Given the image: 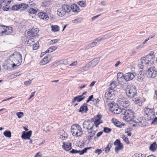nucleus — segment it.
<instances>
[{
  "mask_svg": "<svg viewBox=\"0 0 157 157\" xmlns=\"http://www.w3.org/2000/svg\"><path fill=\"white\" fill-rule=\"evenodd\" d=\"M92 148V147H86L83 150L81 151L77 150L74 149H72V150L70 151V152L72 154H75L78 153L80 155H82L84 153L86 152L87 150L90 149H91Z\"/></svg>",
  "mask_w": 157,
  "mask_h": 157,
  "instance_id": "f8f14e48",
  "label": "nucleus"
},
{
  "mask_svg": "<svg viewBox=\"0 0 157 157\" xmlns=\"http://www.w3.org/2000/svg\"><path fill=\"white\" fill-rule=\"evenodd\" d=\"M125 80V78L124 77V75H123L119 79H118L117 80V81H118L119 83H121L124 82V80Z\"/></svg>",
  "mask_w": 157,
  "mask_h": 157,
  "instance_id": "09e8293b",
  "label": "nucleus"
},
{
  "mask_svg": "<svg viewBox=\"0 0 157 157\" xmlns=\"http://www.w3.org/2000/svg\"><path fill=\"white\" fill-rule=\"evenodd\" d=\"M114 145L116 146L115 148V151L117 153L118 151L121 150L123 148V145L122 144L119 139H117L114 143Z\"/></svg>",
  "mask_w": 157,
  "mask_h": 157,
  "instance_id": "9b49d317",
  "label": "nucleus"
},
{
  "mask_svg": "<svg viewBox=\"0 0 157 157\" xmlns=\"http://www.w3.org/2000/svg\"><path fill=\"white\" fill-rule=\"evenodd\" d=\"M151 124H157V117H155L154 118V119L152 120Z\"/></svg>",
  "mask_w": 157,
  "mask_h": 157,
  "instance_id": "bf43d9fd",
  "label": "nucleus"
},
{
  "mask_svg": "<svg viewBox=\"0 0 157 157\" xmlns=\"http://www.w3.org/2000/svg\"><path fill=\"white\" fill-rule=\"evenodd\" d=\"M93 128L91 129V130L90 129L87 130L88 134L90 135V137H92L95 135V132L93 131Z\"/></svg>",
  "mask_w": 157,
  "mask_h": 157,
  "instance_id": "473e14b6",
  "label": "nucleus"
},
{
  "mask_svg": "<svg viewBox=\"0 0 157 157\" xmlns=\"http://www.w3.org/2000/svg\"><path fill=\"white\" fill-rule=\"evenodd\" d=\"M94 118H92L91 120L89 119L85 120L82 124L83 128L86 130L90 129L91 130L94 127L93 121H94Z\"/></svg>",
  "mask_w": 157,
  "mask_h": 157,
  "instance_id": "6e6552de",
  "label": "nucleus"
},
{
  "mask_svg": "<svg viewBox=\"0 0 157 157\" xmlns=\"http://www.w3.org/2000/svg\"><path fill=\"white\" fill-rule=\"evenodd\" d=\"M67 137V136H63V135H60V138L63 140H65Z\"/></svg>",
  "mask_w": 157,
  "mask_h": 157,
  "instance_id": "774afa93",
  "label": "nucleus"
},
{
  "mask_svg": "<svg viewBox=\"0 0 157 157\" xmlns=\"http://www.w3.org/2000/svg\"><path fill=\"white\" fill-rule=\"evenodd\" d=\"M104 40V38L102 37H98L96 39L94 40L95 42L97 43V44L100 42L102 40Z\"/></svg>",
  "mask_w": 157,
  "mask_h": 157,
  "instance_id": "a18cd8bd",
  "label": "nucleus"
},
{
  "mask_svg": "<svg viewBox=\"0 0 157 157\" xmlns=\"http://www.w3.org/2000/svg\"><path fill=\"white\" fill-rule=\"evenodd\" d=\"M28 11L29 13L31 14H35L37 12V11L36 10L32 8L28 9Z\"/></svg>",
  "mask_w": 157,
  "mask_h": 157,
  "instance_id": "79ce46f5",
  "label": "nucleus"
},
{
  "mask_svg": "<svg viewBox=\"0 0 157 157\" xmlns=\"http://www.w3.org/2000/svg\"><path fill=\"white\" fill-rule=\"evenodd\" d=\"M117 103L119 106L122 108L127 107L130 104L128 100L126 98H123L118 99Z\"/></svg>",
  "mask_w": 157,
  "mask_h": 157,
  "instance_id": "423d86ee",
  "label": "nucleus"
},
{
  "mask_svg": "<svg viewBox=\"0 0 157 157\" xmlns=\"http://www.w3.org/2000/svg\"><path fill=\"white\" fill-rule=\"evenodd\" d=\"M145 73L142 71H139L137 75V80L139 82H142L143 81L145 77Z\"/></svg>",
  "mask_w": 157,
  "mask_h": 157,
  "instance_id": "a211bd4d",
  "label": "nucleus"
},
{
  "mask_svg": "<svg viewBox=\"0 0 157 157\" xmlns=\"http://www.w3.org/2000/svg\"><path fill=\"white\" fill-rule=\"evenodd\" d=\"M38 15L39 17L44 20H46L48 18V16L47 14L43 12H41L38 13Z\"/></svg>",
  "mask_w": 157,
  "mask_h": 157,
  "instance_id": "4be33fe9",
  "label": "nucleus"
},
{
  "mask_svg": "<svg viewBox=\"0 0 157 157\" xmlns=\"http://www.w3.org/2000/svg\"><path fill=\"white\" fill-rule=\"evenodd\" d=\"M12 27L0 26V33H2V35L4 33L6 35H9L12 33Z\"/></svg>",
  "mask_w": 157,
  "mask_h": 157,
  "instance_id": "9d476101",
  "label": "nucleus"
},
{
  "mask_svg": "<svg viewBox=\"0 0 157 157\" xmlns=\"http://www.w3.org/2000/svg\"><path fill=\"white\" fill-rule=\"evenodd\" d=\"M71 132L72 135L75 136H81L83 134V131L80 126L77 124H74L71 127Z\"/></svg>",
  "mask_w": 157,
  "mask_h": 157,
  "instance_id": "f03ea898",
  "label": "nucleus"
},
{
  "mask_svg": "<svg viewBox=\"0 0 157 157\" xmlns=\"http://www.w3.org/2000/svg\"><path fill=\"white\" fill-rule=\"evenodd\" d=\"M4 135L9 138H10L11 137V133L10 131L9 130H6L3 133Z\"/></svg>",
  "mask_w": 157,
  "mask_h": 157,
  "instance_id": "72a5a7b5",
  "label": "nucleus"
},
{
  "mask_svg": "<svg viewBox=\"0 0 157 157\" xmlns=\"http://www.w3.org/2000/svg\"><path fill=\"white\" fill-rule=\"evenodd\" d=\"M155 117V115L153 113H152V114H150L149 116L146 117V118L148 120H152Z\"/></svg>",
  "mask_w": 157,
  "mask_h": 157,
  "instance_id": "c9c22d12",
  "label": "nucleus"
},
{
  "mask_svg": "<svg viewBox=\"0 0 157 157\" xmlns=\"http://www.w3.org/2000/svg\"><path fill=\"white\" fill-rule=\"evenodd\" d=\"M11 0H0V9L2 6V4H10L11 2Z\"/></svg>",
  "mask_w": 157,
  "mask_h": 157,
  "instance_id": "2f4dec72",
  "label": "nucleus"
},
{
  "mask_svg": "<svg viewBox=\"0 0 157 157\" xmlns=\"http://www.w3.org/2000/svg\"><path fill=\"white\" fill-rule=\"evenodd\" d=\"M102 152V150L98 149L96 150L95 151V153H98V155H100Z\"/></svg>",
  "mask_w": 157,
  "mask_h": 157,
  "instance_id": "680f3d73",
  "label": "nucleus"
},
{
  "mask_svg": "<svg viewBox=\"0 0 157 157\" xmlns=\"http://www.w3.org/2000/svg\"><path fill=\"white\" fill-rule=\"evenodd\" d=\"M141 61L142 64H144L146 65L147 64H151V62H147V61L146 60H144V57L141 59Z\"/></svg>",
  "mask_w": 157,
  "mask_h": 157,
  "instance_id": "ea45409f",
  "label": "nucleus"
},
{
  "mask_svg": "<svg viewBox=\"0 0 157 157\" xmlns=\"http://www.w3.org/2000/svg\"><path fill=\"white\" fill-rule=\"evenodd\" d=\"M85 98V97L82 95H78L75 97L72 100V103H75L76 101L78 102H80L83 100Z\"/></svg>",
  "mask_w": 157,
  "mask_h": 157,
  "instance_id": "6ab92c4d",
  "label": "nucleus"
},
{
  "mask_svg": "<svg viewBox=\"0 0 157 157\" xmlns=\"http://www.w3.org/2000/svg\"><path fill=\"white\" fill-rule=\"evenodd\" d=\"M39 32L38 28H33L27 32V35L31 37H34L37 35Z\"/></svg>",
  "mask_w": 157,
  "mask_h": 157,
  "instance_id": "ddd939ff",
  "label": "nucleus"
},
{
  "mask_svg": "<svg viewBox=\"0 0 157 157\" xmlns=\"http://www.w3.org/2000/svg\"><path fill=\"white\" fill-rule=\"evenodd\" d=\"M109 91L106 92L105 94V97L106 100L105 102L107 103L109 102V100L112 96L117 95L118 94L117 91H116L114 89H109Z\"/></svg>",
  "mask_w": 157,
  "mask_h": 157,
  "instance_id": "1a4fd4ad",
  "label": "nucleus"
},
{
  "mask_svg": "<svg viewBox=\"0 0 157 157\" xmlns=\"http://www.w3.org/2000/svg\"><path fill=\"white\" fill-rule=\"evenodd\" d=\"M113 119H112V121L115 125L119 128H122V126L123 125V124H121L120 122L116 119H113Z\"/></svg>",
  "mask_w": 157,
  "mask_h": 157,
  "instance_id": "c85d7f7f",
  "label": "nucleus"
},
{
  "mask_svg": "<svg viewBox=\"0 0 157 157\" xmlns=\"http://www.w3.org/2000/svg\"><path fill=\"white\" fill-rule=\"evenodd\" d=\"M126 93L128 98H133L137 94V90L135 86L133 85H128L126 88Z\"/></svg>",
  "mask_w": 157,
  "mask_h": 157,
  "instance_id": "7ed1b4c3",
  "label": "nucleus"
},
{
  "mask_svg": "<svg viewBox=\"0 0 157 157\" xmlns=\"http://www.w3.org/2000/svg\"><path fill=\"white\" fill-rule=\"evenodd\" d=\"M113 146V142L110 141H109L107 146L105 148V152L106 153H108L110 151V148Z\"/></svg>",
  "mask_w": 157,
  "mask_h": 157,
  "instance_id": "393cba45",
  "label": "nucleus"
},
{
  "mask_svg": "<svg viewBox=\"0 0 157 157\" xmlns=\"http://www.w3.org/2000/svg\"><path fill=\"white\" fill-rule=\"evenodd\" d=\"M52 29L54 32H57L59 30V27L57 25H52Z\"/></svg>",
  "mask_w": 157,
  "mask_h": 157,
  "instance_id": "e433bc0d",
  "label": "nucleus"
},
{
  "mask_svg": "<svg viewBox=\"0 0 157 157\" xmlns=\"http://www.w3.org/2000/svg\"><path fill=\"white\" fill-rule=\"evenodd\" d=\"M32 134V131L31 130L27 132L25 131L23 132L21 135V138L25 140L30 139V137Z\"/></svg>",
  "mask_w": 157,
  "mask_h": 157,
  "instance_id": "2eb2a0df",
  "label": "nucleus"
},
{
  "mask_svg": "<svg viewBox=\"0 0 157 157\" xmlns=\"http://www.w3.org/2000/svg\"><path fill=\"white\" fill-rule=\"evenodd\" d=\"M157 148V144L155 142L151 144L149 147V150L152 151H155Z\"/></svg>",
  "mask_w": 157,
  "mask_h": 157,
  "instance_id": "bb28decb",
  "label": "nucleus"
},
{
  "mask_svg": "<svg viewBox=\"0 0 157 157\" xmlns=\"http://www.w3.org/2000/svg\"><path fill=\"white\" fill-rule=\"evenodd\" d=\"M18 5H16L13 6L12 7V10H16L19 9V7H18Z\"/></svg>",
  "mask_w": 157,
  "mask_h": 157,
  "instance_id": "8fccbe9b",
  "label": "nucleus"
},
{
  "mask_svg": "<svg viewBox=\"0 0 157 157\" xmlns=\"http://www.w3.org/2000/svg\"><path fill=\"white\" fill-rule=\"evenodd\" d=\"M154 52L153 51H151L150 52L147 56H149L150 57H153V59L154 58V56L153 55Z\"/></svg>",
  "mask_w": 157,
  "mask_h": 157,
  "instance_id": "e2e57ef3",
  "label": "nucleus"
},
{
  "mask_svg": "<svg viewBox=\"0 0 157 157\" xmlns=\"http://www.w3.org/2000/svg\"><path fill=\"white\" fill-rule=\"evenodd\" d=\"M102 116L100 114L97 115L95 117L93 118L94 120H97V121H99L101 118Z\"/></svg>",
  "mask_w": 157,
  "mask_h": 157,
  "instance_id": "603ef678",
  "label": "nucleus"
},
{
  "mask_svg": "<svg viewBox=\"0 0 157 157\" xmlns=\"http://www.w3.org/2000/svg\"><path fill=\"white\" fill-rule=\"evenodd\" d=\"M97 45V43L94 41L90 44H88L86 47L87 48H90L95 46Z\"/></svg>",
  "mask_w": 157,
  "mask_h": 157,
  "instance_id": "f704fd0d",
  "label": "nucleus"
},
{
  "mask_svg": "<svg viewBox=\"0 0 157 157\" xmlns=\"http://www.w3.org/2000/svg\"><path fill=\"white\" fill-rule=\"evenodd\" d=\"M48 5V2H42L41 3V6L43 7L47 6Z\"/></svg>",
  "mask_w": 157,
  "mask_h": 157,
  "instance_id": "69168bd1",
  "label": "nucleus"
},
{
  "mask_svg": "<svg viewBox=\"0 0 157 157\" xmlns=\"http://www.w3.org/2000/svg\"><path fill=\"white\" fill-rule=\"evenodd\" d=\"M16 114L19 118H21L24 116L23 113L21 112H17Z\"/></svg>",
  "mask_w": 157,
  "mask_h": 157,
  "instance_id": "de8ad7c7",
  "label": "nucleus"
},
{
  "mask_svg": "<svg viewBox=\"0 0 157 157\" xmlns=\"http://www.w3.org/2000/svg\"><path fill=\"white\" fill-rule=\"evenodd\" d=\"M10 4H4L3 5H4L2 9L4 11H7L10 8V6L9 5Z\"/></svg>",
  "mask_w": 157,
  "mask_h": 157,
  "instance_id": "58836bf2",
  "label": "nucleus"
},
{
  "mask_svg": "<svg viewBox=\"0 0 157 157\" xmlns=\"http://www.w3.org/2000/svg\"><path fill=\"white\" fill-rule=\"evenodd\" d=\"M88 110L86 103H84L81 106L78 111L81 113H86Z\"/></svg>",
  "mask_w": 157,
  "mask_h": 157,
  "instance_id": "412c9836",
  "label": "nucleus"
},
{
  "mask_svg": "<svg viewBox=\"0 0 157 157\" xmlns=\"http://www.w3.org/2000/svg\"><path fill=\"white\" fill-rule=\"evenodd\" d=\"M93 122H93L94 126L95 125L96 127H98V125L101 123L99 121H97V120H94V121H93Z\"/></svg>",
  "mask_w": 157,
  "mask_h": 157,
  "instance_id": "c03bdc74",
  "label": "nucleus"
},
{
  "mask_svg": "<svg viewBox=\"0 0 157 157\" xmlns=\"http://www.w3.org/2000/svg\"><path fill=\"white\" fill-rule=\"evenodd\" d=\"M49 62L48 56H45L40 62V64L41 65H44Z\"/></svg>",
  "mask_w": 157,
  "mask_h": 157,
  "instance_id": "cd10ccee",
  "label": "nucleus"
},
{
  "mask_svg": "<svg viewBox=\"0 0 157 157\" xmlns=\"http://www.w3.org/2000/svg\"><path fill=\"white\" fill-rule=\"evenodd\" d=\"M132 100L136 104H139V105L140 104V100L138 98H134Z\"/></svg>",
  "mask_w": 157,
  "mask_h": 157,
  "instance_id": "864d4df0",
  "label": "nucleus"
},
{
  "mask_svg": "<svg viewBox=\"0 0 157 157\" xmlns=\"http://www.w3.org/2000/svg\"><path fill=\"white\" fill-rule=\"evenodd\" d=\"M134 157H144L142 154L141 153L136 154L135 155Z\"/></svg>",
  "mask_w": 157,
  "mask_h": 157,
  "instance_id": "338daca9",
  "label": "nucleus"
},
{
  "mask_svg": "<svg viewBox=\"0 0 157 157\" xmlns=\"http://www.w3.org/2000/svg\"><path fill=\"white\" fill-rule=\"evenodd\" d=\"M123 75L122 72H118L117 74V80L118 79H119Z\"/></svg>",
  "mask_w": 157,
  "mask_h": 157,
  "instance_id": "5fc2aeb1",
  "label": "nucleus"
},
{
  "mask_svg": "<svg viewBox=\"0 0 157 157\" xmlns=\"http://www.w3.org/2000/svg\"><path fill=\"white\" fill-rule=\"evenodd\" d=\"M70 11L71 10H72V11L75 13H78L79 11V8L78 6L77 5L74 4L71 5L70 7Z\"/></svg>",
  "mask_w": 157,
  "mask_h": 157,
  "instance_id": "b1692460",
  "label": "nucleus"
},
{
  "mask_svg": "<svg viewBox=\"0 0 157 157\" xmlns=\"http://www.w3.org/2000/svg\"><path fill=\"white\" fill-rule=\"evenodd\" d=\"M123 114L124 115L123 119L126 121L129 122L132 121L134 117V112L131 110H123Z\"/></svg>",
  "mask_w": 157,
  "mask_h": 157,
  "instance_id": "20e7f679",
  "label": "nucleus"
},
{
  "mask_svg": "<svg viewBox=\"0 0 157 157\" xmlns=\"http://www.w3.org/2000/svg\"><path fill=\"white\" fill-rule=\"evenodd\" d=\"M34 41V39H33L32 38L31 39H29L28 40V41H26V42H27V44H31Z\"/></svg>",
  "mask_w": 157,
  "mask_h": 157,
  "instance_id": "052dcab7",
  "label": "nucleus"
},
{
  "mask_svg": "<svg viewBox=\"0 0 157 157\" xmlns=\"http://www.w3.org/2000/svg\"><path fill=\"white\" fill-rule=\"evenodd\" d=\"M78 4L82 7H85L86 6V2L83 1L78 2Z\"/></svg>",
  "mask_w": 157,
  "mask_h": 157,
  "instance_id": "a19ab883",
  "label": "nucleus"
},
{
  "mask_svg": "<svg viewBox=\"0 0 157 157\" xmlns=\"http://www.w3.org/2000/svg\"><path fill=\"white\" fill-rule=\"evenodd\" d=\"M136 74L130 72H128L126 73L124 75V77L125 78V81H127L132 80L135 77Z\"/></svg>",
  "mask_w": 157,
  "mask_h": 157,
  "instance_id": "dca6fc26",
  "label": "nucleus"
},
{
  "mask_svg": "<svg viewBox=\"0 0 157 157\" xmlns=\"http://www.w3.org/2000/svg\"><path fill=\"white\" fill-rule=\"evenodd\" d=\"M39 45L36 43L33 45V50H36L37 49L39 48Z\"/></svg>",
  "mask_w": 157,
  "mask_h": 157,
  "instance_id": "4d7b16f0",
  "label": "nucleus"
},
{
  "mask_svg": "<svg viewBox=\"0 0 157 157\" xmlns=\"http://www.w3.org/2000/svg\"><path fill=\"white\" fill-rule=\"evenodd\" d=\"M64 12L60 7L57 10V14L58 16L62 17L65 14Z\"/></svg>",
  "mask_w": 157,
  "mask_h": 157,
  "instance_id": "a878e982",
  "label": "nucleus"
},
{
  "mask_svg": "<svg viewBox=\"0 0 157 157\" xmlns=\"http://www.w3.org/2000/svg\"><path fill=\"white\" fill-rule=\"evenodd\" d=\"M59 40L57 39L52 40L50 42V44H54L57 42Z\"/></svg>",
  "mask_w": 157,
  "mask_h": 157,
  "instance_id": "13d9d810",
  "label": "nucleus"
},
{
  "mask_svg": "<svg viewBox=\"0 0 157 157\" xmlns=\"http://www.w3.org/2000/svg\"><path fill=\"white\" fill-rule=\"evenodd\" d=\"M110 87H109V89H114L117 86L116 83L115 82H112L110 84Z\"/></svg>",
  "mask_w": 157,
  "mask_h": 157,
  "instance_id": "4c0bfd02",
  "label": "nucleus"
},
{
  "mask_svg": "<svg viewBox=\"0 0 157 157\" xmlns=\"http://www.w3.org/2000/svg\"><path fill=\"white\" fill-rule=\"evenodd\" d=\"M103 131L105 133H109L111 131V129L107 127H104Z\"/></svg>",
  "mask_w": 157,
  "mask_h": 157,
  "instance_id": "49530a36",
  "label": "nucleus"
},
{
  "mask_svg": "<svg viewBox=\"0 0 157 157\" xmlns=\"http://www.w3.org/2000/svg\"><path fill=\"white\" fill-rule=\"evenodd\" d=\"M22 56L21 54L18 52H16L9 57L7 62L10 63L13 67H14L17 65L19 66L22 62Z\"/></svg>",
  "mask_w": 157,
  "mask_h": 157,
  "instance_id": "f257e3e1",
  "label": "nucleus"
},
{
  "mask_svg": "<svg viewBox=\"0 0 157 157\" xmlns=\"http://www.w3.org/2000/svg\"><path fill=\"white\" fill-rule=\"evenodd\" d=\"M157 70L154 67H151L146 71V75L149 78H154L157 75Z\"/></svg>",
  "mask_w": 157,
  "mask_h": 157,
  "instance_id": "0eeeda50",
  "label": "nucleus"
},
{
  "mask_svg": "<svg viewBox=\"0 0 157 157\" xmlns=\"http://www.w3.org/2000/svg\"><path fill=\"white\" fill-rule=\"evenodd\" d=\"M100 60L99 58H96L93 59L88 64L80 69V71H83L87 70L86 68L91 67L93 68L96 66Z\"/></svg>",
  "mask_w": 157,
  "mask_h": 157,
  "instance_id": "39448f33",
  "label": "nucleus"
},
{
  "mask_svg": "<svg viewBox=\"0 0 157 157\" xmlns=\"http://www.w3.org/2000/svg\"><path fill=\"white\" fill-rule=\"evenodd\" d=\"M58 47L56 46H52L49 48L52 51V52L53 51H55L56 49H57Z\"/></svg>",
  "mask_w": 157,
  "mask_h": 157,
  "instance_id": "6e6d98bb",
  "label": "nucleus"
},
{
  "mask_svg": "<svg viewBox=\"0 0 157 157\" xmlns=\"http://www.w3.org/2000/svg\"><path fill=\"white\" fill-rule=\"evenodd\" d=\"M61 8L64 11L65 14L66 13H68L70 12V6L68 5H62Z\"/></svg>",
  "mask_w": 157,
  "mask_h": 157,
  "instance_id": "5701e85b",
  "label": "nucleus"
},
{
  "mask_svg": "<svg viewBox=\"0 0 157 157\" xmlns=\"http://www.w3.org/2000/svg\"><path fill=\"white\" fill-rule=\"evenodd\" d=\"M122 139H123L124 141L127 144H129L130 143L128 138L125 137L124 136L122 137Z\"/></svg>",
  "mask_w": 157,
  "mask_h": 157,
  "instance_id": "3c124183",
  "label": "nucleus"
},
{
  "mask_svg": "<svg viewBox=\"0 0 157 157\" xmlns=\"http://www.w3.org/2000/svg\"><path fill=\"white\" fill-rule=\"evenodd\" d=\"M144 111L145 117L146 116L147 117L148 116H149L150 114H152V113H155L154 109L153 108L152 109H151L148 107H146L144 108Z\"/></svg>",
  "mask_w": 157,
  "mask_h": 157,
  "instance_id": "f3484780",
  "label": "nucleus"
},
{
  "mask_svg": "<svg viewBox=\"0 0 157 157\" xmlns=\"http://www.w3.org/2000/svg\"><path fill=\"white\" fill-rule=\"evenodd\" d=\"M62 147L66 151H69L72 148L71 144L70 142H64L62 145Z\"/></svg>",
  "mask_w": 157,
  "mask_h": 157,
  "instance_id": "aec40b11",
  "label": "nucleus"
},
{
  "mask_svg": "<svg viewBox=\"0 0 157 157\" xmlns=\"http://www.w3.org/2000/svg\"><path fill=\"white\" fill-rule=\"evenodd\" d=\"M113 110V111L112 113L114 114H119L121 113L122 114L123 113L122 111L123 109H121V108H119V106H117L116 109Z\"/></svg>",
  "mask_w": 157,
  "mask_h": 157,
  "instance_id": "c756f323",
  "label": "nucleus"
},
{
  "mask_svg": "<svg viewBox=\"0 0 157 157\" xmlns=\"http://www.w3.org/2000/svg\"><path fill=\"white\" fill-rule=\"evenodd\" d=\"M106 103L109 106V109L112 112L113 111L112 109L113 110L116 109L117 106H119L118 103L117 104L113 101L112 102H110L109 101V102L107 103Z\"/></svg>",
  "mask_w": 157,
  "mask_h": 157,
  "instance_id": "4468645a",
  "label": "nucleus"
},
{
  "mask_svg": "<svg viewBox=\"0 0 157 157\" xmlns=\"http://www.w3.org/2000/svg\"><path fill=\"white\" fill-rule=\"evenodd\" d=\"M18 6L19 9H20L21 10H24L28 8V6L25 4L21 3Z\"/></svg>",
  "mask_w": 157,
  "mask_h": 157,
  "instance_id": "7c9ffc66",
  "label": "nucleus"
},
{
  "mask_svg": "<svg viewBox=\"0 0 157 157\" xmlns=\"http://www.w3.org/2000/svg\"><path fill=\"white\" fill-rule=\"evenodd\" d=\"M144 58V60H146L147 61V62H148L151 63L152 62V61H151L153 59V57H150L149 56H146V57Z\"/></svg>",
  "mask_w": 157,
  "mask_h": 157,
  "instance_id": "37998d69",
  "label": "nucleus"
},
{
  "mask_svg": "<svg viewBox=\"0 0 157 157\" xmlns=\"http://www.w3.org/2000/svg\"><path fill=\"white\" fill-rule=\"evenodd\" d=\"M32 80H29L28 81H25L24 82V84L25 85H29L31 83Z\"/></svg>",
  "mask_w": 157,
  "mask_h": 157,
  "instance_id": "0e129e2a",
  "label": "nucleus"
}]
</instances>
